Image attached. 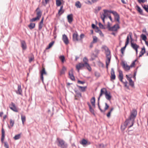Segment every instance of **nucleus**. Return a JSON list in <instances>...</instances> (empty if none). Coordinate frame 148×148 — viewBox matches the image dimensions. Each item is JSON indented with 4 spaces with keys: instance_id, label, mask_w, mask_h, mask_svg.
<instances>
[{
    "instance_id": "nucleus-1",
    "label": "nucleus",
    "mask_w": 148,
    "mask_h": 148,
    "mask_svg": "<svg viewBox=\"0 0 148 148\" xmlns=\"http://www.w3.org/2000/svg\"><path fill=\"white\" fill-rule=\"evenodd\" d=\"M103 10L104 13L101 16H103L106 18L108 16L110 15V13H112L114 16L115 19L119 23H120L119 16L116 12L113 11H109L108 10Z\"/></svg>"
},
{
    "instance_id": "nucleus-2",
    "label": "nucleus",
    "mask_w": 148,
    "mask_h": 148,
    "mask_svg": "<svg viewBox=\"0 0 148 148\" xmlns=\"http://www.w3.org/2000/svg\"><path fill=\"white\" fill-rule=\"evenodd\" d=\"M134 120L131 119L130 118L129 119H127L126 120L124 123V125L121 126V128L122 129L124 130L127 125H129L128 127L130 128L132 127L134 125Z\"/></svg>"
},
{
    "instance_id": "nucleus-3",
    "label": "nucleus",
    "mask_w": 148,
    "mask_h": 148,
    "mask_svg": "<svg viewBox=\"0 0 148 148\" xmlns=\"http://www.w3.org/2000/svg\"><path fill=\"white\" fill-rule=\"evenodd\" d=\"M57 145L61 148H66L67 145L62 139L57 138L56 141Z\"/></svg>"
},
{
    "instance_id": "nucleus-4",
    "label": "nucleus",
    "mask_w": 148,
    "mask_h": 148,
    "mask_svg": "<svg viewBox=\"0 0 148 148\" xmlns=\"http://www.w3.org/2000/svg\"><path fill=\"white\" fill-rule=\"evenodd\" d=\"M132 34L131 32H130L128 35L127 39H126V41L125 43V45L124 47L122 48L121 49V51L122 54H123L124 52V51L125 50L127 46L128 45L129 42V36H130L131 39H132Z\"/></svg>"
},
{
    "instance_id": "nucleus-5",
    "label": "nucleus",
    "mask_w": 148,
    "mask_h": 148,
    "mask_svg": "<svg viewBox=\"0 0 148 148\" xmlns=\"http://www.w3.org/2000/svg\"><path fill=\"white\" fill-rule=\"evenodd\" d=\"M108 28L110 31H116L120 27L118 24H116L111 27H110V25H108Z\"/></svg>"
},
{
    "instance_id": "nucleus-6",
    "label": "nucleus",
    "mask_w": 148,
    "mask_h": 148,
    "mask_svg": "<svg viewBox=\"0 0 148 148\" xmlns=\"http://www.w3.org/2000/svg\"><path fill=\"white\" fill-rule=\"evenodd\" d=\"M80 143L84 147H86L91 144V143L90 141H88L85 139H82L81 141L80 142Z\"/></svg>"
},
{
    "instance_id": "nucleus-7",
    "label": "nucleus",
    "mask_w": 148,
    "mask_h": 148,
    "mask_svg": "<svg viewBox=\"0 0 148 148\" xmlns=\"http://www.w3.org/2000/svg\"><path fill=\"white\" fill-rule=\"evenodd\" d=\"M103 48L106 51V57H111L110 52L107 46H104L103 47Z\"/></svg>"
},
{
    "instance_id": "nucleus-8",
    "label": "nucleus",
    "mask_w": 148,
    "mask_h": 148,
    "mask_svg": "<svg viewBox=\"0 0 148 148\" xmlns=\"http://www.w3.org/2000/svg\"><path fill=\"white\" fill-rule=\"evenodd\" d=\"M137 114V111L136 110H134L131 112L130 118L131 119H132L134 120V119L136 117Z\"/></svg>"
},
{
    "instance_id": "nucleus-9",
    "label": "nucleus",
    "mask_w": 148,
    "mask_h": 148,
    "mask_svg": "<svg viewBox=\"0 0 148 148\" xmlns=\"http://www.w3.org/2000/svg\"><path fill=\"white\" fill-rule=\"evenodd\" d=\"M73 69H71V70L69 71V75L70 79L73 81H74L75 80V78L73 75Z\"/></svg>"
},
{
    "instance_id": "nucleus-10",
    "label": "nucleus",
    "mask_w": 148,
    "mask_h": 148,
    "mask_svg": "<svg viewBox=\"0 0 148 148\" xmlns=\"http://www.w3.org/2000/svg\"><path fill=\"white\" fill-rule=\"evenodd\" d=\"M62 39L64 43L67 45L69 43V41L67 36L65 34H64L62 35Z\"/></svg>"
},
{
    "instance_id": "nucleus-11",
    "label": "nucleus",
    "mask_w": 148,
    "mask_h": 148,
    "mask_svg": "<svg viewBox=\"0 0 148 148\" xmlns=\"http://www.w3.org/2000/svg\"><path fill=\"white\" fill-rule=\"evenodd\" d=\"M85 66V64L82 63H79L76 65V69L78 70V72H79L80 69H82Z\"/></svg>"
},
{
    "instance_id": "nucleus-12",
    "label": "nucleus",
    "mask_w": 148,
    "mask_h": 148,
    "mask_svg": "<svg viewBox=\"0 0 148 148\" xmlns=\"http://www.w3.org/2000/svg\"><path fill=\"white\" fill-rule=\"evenodd\" d=\"M21 44V47L23 50H25L27 49V45L25 41L24 40L20 41Z\"/></svg>"
},
{
    "instance_id": "nucleus-13",
    "label": "nucleus",
    "mask_w": 148,
    "mask_h": 148,
    "mask_svg": "<svg viewBox=\"0 0 148 148\" xmlns=\"http://www.w3.org/2000/svg\"><path fill=\"white\" fill-rule=\"evenodd\" d=\"M110 79L111 80H114L115 79L116 76L115 75V72L114 69L113 68L111 69V71Z\"/></svg>"
},
{
    "instance_id": "nucleus-14",
    "label": "nucleus",
    "mask_w": 148,
    "mask_h": 148,
    "mask_svg": "<svg viewBox=\"0 0 148 148\" xmlns=\"http://www.w3.org/2000/svg\"><path fill=\"white\" fill-rule=\"evenodd\" d=\"M73 40L74 41H78L79 39L78 38V34L77 32H75L73 34Z\"/></svg>"
},
{
    "instance_id": "nucleus-15",
    "label": "nucleus",
    "mask_w": 148,
    "mask_h": 148,
    "mask_svg": "<svg viewBox=\"0 0 148 148\" xmlns=\"http://www.w3.org/2000/svg\"><path fill=\"white\" fill-rule=\"evenodd\" d=\"M68 22L71 23L73 21V15L72 14H69L67 16Z\"/></svg>"
},
{
    "instance_id": "nucleus-16",
    "label": "nucleus",
    "mask_w": 148,
    "mask_h": 148,
    "mask_svg": "<svg viewBox=\"0 0 148 148\" xmlns=\"http://www.w3.org/2000/svg\"><path fill=\"white\" fill-rule=\"evenodd\" d=\"M105 94L106 99L108 100H110L112 97V96L110 95V92L108 93L107 91H106L105 92Z\"/></svg>"
},
{
    "instance_id": "nucleus-17",
    "label": "nucleus",
    "mask_w": 148,
    "mask_h": 148,
    "mask_svg": "<svg viewBox=\"0 0 148 148\" xmlns=\"http://www.w3.org/2000/svg\"><path fill=\"white\" fill-rule=\"evenodd\" d=\"M41 75H40V78L41 80H42V82H43V74H46V73L45 72V69L44 68H43L42 71L40 72Z\"/></svg>"
},
{
    "instance_id": "nucleus-18",
    "label": "nucleus",
    "mask_w": 148,
    "mask_h": 148,
    "mask_svg": "<svg viewBox=\"0 0 148 148\" xmlns=\"http://www.w3.org/2000/svg\"><path fill=\"white\" fill-rule=\"evenodd\" d=\"M106 91H107V90H106V88H102L101 89V92H100V93L99 95V98H98V101H99L100 98V97L102 96L103 94H105V92H106Z\"/></svg>"
},
{
    "instance_id": "nucleus-19",
    "label": "nucleus",
    "mask_w": 148,
    "mask_h": 148,
    "mask_svg": "<svg viewBox=\"0 0 148 148\" xmlns=\"http://www.w3.org/2000/svg\"><path fill=\"white\" fill-rule=\"evenodd\" d=\"M123 67L126 71L129 70L130 69V66H128L127 64H125L124 62L123 63Z\"/></svg>"
},
{
    "instance_id": "nucleus-20",
    "label": "nucleus",
    "mask_w": 148,
    "mask_h": 148,
    "mask_svg": "<svg viewBox=\"0 0 148 148\" xmlns=\"http://www.w3.org/2000/svg\"><path fill=\"white\" fill-rule=\"evenodd\" d=\"M11 106V107H10V108L11 110L15 112H17L18 111L14 103H12Z\"/></svg>"
},
{
    "instance_id": "nucleus-21",
    "label": "nucleus",
    "mask_w": 148,
    "mask_h": 148,
    "mask_svg": "<svg viewBox=\"0 0 148 148\" xmlns=\"http://www.w3.org/2000/svg\"><path fill=\"white\" fill-rule=\"evenodd\" d=\"M22 90L21 89V86L20 85H18V90L16 91V93L18 94L22 95Z\"/></svg>"
},
{
    "instance_id": "nucleus-22",
    "label": "nucleus",
    "mask_w": 148,
    "mask_h": 148,
    "mask_svg": "<svg viewBox=\"0 0 148 148\" xmlns=\"http://www.w3.org/2000/svg\"><path fill=\"white\" fill-rule=\"evenodd\" d=\"M119 79L121 82H123V75L122 72L121 71H119Z\"/></svg>"
},
{
    "instance_id": "nucleus-23",
    "label": "nucleus",
    "mask_w": 148,
    "mask_h": 148,
    "mask_svg": "<svg viewBox=\"0 0 148 148\" xmlns=\"http://www.w3.org/2000/svg\"><path fill=\"white\" fill-rule=\"evenodd\" d=\"M107 59L106 60V68L107 69H108V66L109 65L111 57H106Z\"/></svg>"
},
{
    "instance_id": "nucleus-24",
    "label": "nucleus",
    "mask_w": 148,
    "mask_h": 148,
    "mask_svg": "<svg viewBox=\"0 0 148 148\" xmlns=\"http://www.w3.org/2000/svg\"><path fill=\"white\" fill-rule=\"evenodd\" d=\"M1 132H2V135H1V141L2 142H3L4 140V138H5V131L4 130V129L3 128H2L1 129Z\"/></svg>"
},
{
    "instance_id": "nucleus-25",
    "label": "nucleus",
    "mask_w": 148,
    "mask_h": 148,
    "mask_svg": "<svg viewBox=\"0 0 148 148\" xmlns=\"http://www.w3.org/2000/svg\"><path fill=\"white\" fill-rule=\"evenodd\" d=\"M75 91L76 94V95L75 96V97H77L79 98L82 97V96L81 93L78 90H75Z\"/></svg>"
},
{
    "instance_id": "nucleus-26",
    "label": "nucleus",
    "mask_w": 148,
    "mask_h": 148,
    "mask_svg": "<svg viewBox=\"0 0 148 148\" xmlns=\"http://www.w3.org/2000/svg\"><path fill=\"white\" fill-rule=\"evenodd\" d=\"M145 52V47H143L141 51H140L139 55V57H140L143 55Z\"/></svg>"
},
{
    "instance_id": "nucleus-27",
    "label": "nucleus",
    "mask_w": 148,
    "mask_h": 148,
    "mask_svg": "<svg viewBox=\"0 0 148 148\" xmlns=\"http://www.w3.org/2000/svg\"><path fill=\"white\" fill-rule=\"evenodd\" d=\"M43 19L44 18L43 17L39 24L38 29L39 30L41 29L42 27Z\"/></svg>"
},
{
    "instance_id": "nucleus-28",
    "label": "nucleus",
    "mask_w": 148,
    "mask_h": 148,
    "mask_svg": "<svg viewBox=\"0 0 148 148\" xmlns=\"http://www.w3.org/2000/svg\"><path fill=\"white\" fill-rule=\"evenodd\" d=\"M66 68L64 66H63L62 69L60 71L61 74H63L65 73V71L66 70Z\"/></svg>"
},
{
    "instance_id": "nucleus-29",
    "label": "nucleus",
    "mask_w": 148,
    "mask_h": 148,
    "mask_svg": "<svg viewBox=\"0 0 148 148\" xmlns=\"http://www.w3.org/2000/svg\"><path fill=\"white\" fill-rule=\"evenodd\" d=\"M131 47L134 49H136L139 47V46L136 45V44H134L132 42L131 43Z\"/></svg>"
},
{
    "instance_id": "nucleus-30",
    "label": "nucleus",
    "mask_w": 148,
    "mask_h": 148,
    "mask_svg": "<svg viewBox=\"0 0 148 148\" xmlns=\"http://www.w3.org/2000/svg\"><path fill=\"white\" fill-rule=\"evenodd\" d=\"M95 97H93L90 100V102L92 106L94 107L95 106Z\"/></svg>"
},
{
    "instance_id": "nucleus-31",
    "label": "nucleus",
    "mask_w": 148,
    "mask_h": 148,
    "mask_svg": "<svg viewBox=\"0 0 148 148\" xmlns=\"http://www.w3.org/2000/svg\"><path fill=\"white\" fill-rule=\"evenodd\" d=\"M75 5L77 8H80L81 6V5L79 1H77L75 2Z\"/></svg>"
},
{
    "instance_id": "nucleus-32",
    "label": "nucleus",
    "mask_w": 148,
    "mask_h": 148,
    "mask_svg": "<svg viewBox=\"0 0 148 148\" xmlns=\"http://www.w3.org/2000/svg\"><path fill=\"white\" fill-rule=\"evenodd\" d=\"M42 14V12L40 11H38L36 13V17L39 19L40 18Z\"/></svg>"
},
{
    "instance_id": "nucleus-33",
    "label": "nucleus",
    "mask_w": 148,
    "mask_h": 148,
    "mask_svg": "<svg viewBox=\"0 0 148 148\" xmlns=\"http://www.w3.org/2000/svg\"><path fill=\"white\" fill-rule=\"evenodd\" d=\"M21 119L22 120V124L24 125V122L26 121V117L25 115H23L22 114L21 115Z\"/></svg>"
},
{
    "instance_id": "nucleus-34",
    "label": "nucleus",
    "mask_w": 148,
    "mask_h": 148,
    "mask_svg": "<svg viewBox=\"0 0 148 148\" xmlns=\"http://www.w3.org/2000/svg\"><path fill=\"white\" fill-rule=\"evenodd\" d=\"M35 24L34 23H31L28 26L30 29H32L34 28Z\"/></svg>"
},
{
    "instance_id": "nucleus-35",
    "label": "nucleus",
    "mask_w": 148,
    "mask_h": 148,
    "mask_svg": "<svg viewBox=\"0 0 148 148\" xmlns=\"http://www.w3.org/2000/svg\"><path fill=\"white\" fill-rule=\"evenodd\" d=\"M84 66L86 67V68L89 71H91V68L88 63L85 64Z\"/></svg>"
},
{
    "instance_id": "nucleus-36",
    "label": "nucleus",
    "mask_w": 148,
    "mask_h": 148,
    "mask_svg": "<svg viewBox=\"0 0 148 148\" xmlns=\"http://www.w3.org/2000/svg\"><path fill=\"white\" fill-rule=\"evenodd\" d=\"M54 43V41H52L51 42H50L49 45V46L48 47L46 48V49H48L51 48L53 45V44Z\"/></svg>"
},
{
    "instance_id": "nucleus-37",
    "label": "nucleus",
    "mask_w": 148,
    "mask_h": 148,
    "mask_svg": "<svg viewBox=\"0 0 148 148\" xmlns=\"http://www.w3.org/2000/svg\"><path fill=\"white\" fill-rule=\"evenodd\" d=\"M77 86L78 87L80 88L81 89V90L82 92H84L85 90V89L87 88V87L86 86L82 87L78 85H77Z\"/></svg>"
},
{
    "instance_id": "nucleus-38",
    "label": "nucleus",
    "mask_w": 148,
    "mask_h": 148,
    "mask_svg": "<svg viewBox=\"0 0 148 148\" xmlns=\"http://www.w3.org/2000/svg\"><path fill=\"white\" fill-rule=\"evenodd\" d=\"M20 137L21 134H19L16 135L14 137V138L15 140H17L19 139Z\"/></svg>"
},
{
    "instance_id": "nucleus-39",
    "label": "nucleus",
    "mask_w": 148,
    "mask_h": 148,
    "mask_svg": "<svg viewBox=\"0 0 148 148\" xmlns=\"http://www.w3.org/2000/svg\"><path fill=\"white\" fill-rule=\"evenodd\" d=\"M59 59L63 63L65 61V57L64 56H61L59 57Z\"/></svg>"
},
{
    "instance_id": "nucleus-40",
    "label": "nucleus",
    "mask_w": 148,
    "mask_h": 148,
    "mask_svg": "<svg viewBox=\"0 0 148 148\" xmlns=\"http://www.w3.org/2000/svg\"><path fill=\"white\" fill-rule=\"evenodd\" d=\"M56 5L58 6H60L61 4V2L60 0H56Z\"/></svg>"
},
{
    "instance_id": "nucleus-41",
    "label": "nucleus",
    "mask_w": 148,
    "mask_h": 148,
    "mask_svg": "<svg viewBox=\"0 0 148 148\" xmlns=\"http://www.w3.org/2000/svg\"><path fill=\"white\" fill-rule=\"evenodd\" d=\"M141 37L144 41H145L147 38L146 36L143 34H142L141 35Z\"/></svg>"
},
{
    "instance_id": "nucleus-42",
    "label": "nucleus",
    "mask_w": 148,
    "mask_h": 148,
    "mask_svg": "<svg viewBox=\"0 0 148 148\" xmlns=\"http://www.w3.org/2000/svg\"><path fill=\"white\" fill-rule=\"evenodd\" d=\"M96 0H88V3L89 4H92L97 2Z\"/></svg>"
},
{
    "instance_id": "nucleus-43",
    "label": "nucleus",
    "mask_w": 148,
    "mask_h": 148,
    "mask_svg": "<svg viewBox=\"0 0 148 148\" xmlns=\"http://www.w3.org/2000/svg\"><path fill=\"white\" fill-rule=\"evenodd\" d=\"M93 40L92 41V42L94 43H95L97 42V38L96 36H94L93 37Z\"/></svg>"
},
{
    "instance_id": "nucleus-44",
    "label": "nucleus",
    "mask_w": 148,
    "mask_h": 148,
    "mask_svg": "<svg viewBox=\"0 0 148 148\" xmlns=\"http://www.w3.org/2000/svg\"><path fill=\"white\" fill-rule=\"evenodd\" d=\"M83 61L84 62V64H88V60L87 59V58L86 57H85L83 59Z\"/></svg>"
},
{
    "instance_id": "nucleus-45",
    "label": "nucleus",
    "mask_w": 148,
    "mask_h": 148,
    "mask_svg": "<svg viewBox=\"0 0 148 148\" xmlns=\"http://www.w3.org/2000/svg\"><path fill=\"white\" fill-rule=\"evenodd\" d=\"M14 123V121L12 119H10V124L12 127L13 126Z\"/></svg>"
},
{
    "instance_id": "nucleus-46",
    "label": "nucleus",
    "mask_w": 148,
    "mask_h": 148,
    "mask_svg": "<svg viewBox=\"0 0 148 148\" xmlns=\"http://www.w3.org/2000/svg\"><path fill=\"white\" fill-rule=\"evenodd\" d=\"M129 84L132 87L134 86V82L132 81V80H130V81L129 82Z\"/></svg>"
},
{
    "instance_id": "nucleus-47",
    "label": "nucleus",
    "mask_w": 148,
    "mask_h": 148,
    "mask_svg": "<svg viewBox=\"0 0 148 148\" xmlns=\"http://www.w3.org/2000/svg\"><path fill=\"white\" fill-rule=\"evenodd\" d=\"M39 20V19H38L36 17L35 18H32V19H30V22H33L35 21L36 20Z\"/></svg>"
},
{
    "instance_id": "nucleus-48",
    "label": "nucleus",
    "mask_w": 148,
    "mask_h": 148,
    "mask_svg": "<svg viewBox=\"0 0 148 148\" xmlns=\"http://www.w3.org/2000/svg\"><path fill=\"white\" fill-rule=\"evenodd\" d=\"M64 12V10H59L58 12V14L59 16L61 15Z\"/></svg>"
},
{
    "instance_id": "nucleus-49",
    "label": "nucleus",
    "mask_w": 148,
    "mask_h": 148,
    "mask_svg": "<svg viewBox=\"0 0 148 148\" xmlns=\"http://www.w3.org/2000/svg\"><path fill=\"white\" fill-rule=\"evenodd\" d=\"M105 107L104 108V110L103 111L104 112L109 107V106L108 105L107 103H105Z\"/></svg>"
},
{
    "instance_id": "nucleus-50",
    "label": "nucleus",
    "mask_w": 148,
    "mask_h": 148,
    "mask_svg": "<svg viewBox=\"0 0 148 148\" xmlns=\"http://www.w3.org/2000/svg\"><path fill=\"white\" fill-rule=\"evenodd\" d=\"M143 8L145 10L148 9V6L145 4H143L142 5Z\"/></svg>"
},
{
    "instance_id": "nucleus-51",
    "label": "nucleus",
    "mask_w": 148,
    "mask_h": 148,
    "mask_svg": "<svg viewBox=\"0 0 148 148\" xmlns=\"http://www.w3.org/2000/svg\"><path fill=\"white\" fill-rule=\"evenodd\" d=\"M4 146L6 148H9V145L7 142H4Z\"/></svg>"
},
{
    "instance_id": "nucleus-52",
    "label": "nucleus",
    "mask_w": 148,
    "mask_h": 148,
    "mask_svg": "<svg viewBox=\"0 0 148 148\" xmlns=\"http://www.w3.org/2000/svg\"><path fill=\"white\" fill-rule=\"evenodd\" d=\"M95 75L96 77H98L100 76V73L97 72H95Z\"/></svg>"
},
{
    "instance_id": "nucleus-53",
    "label": "nucleus",
    "mask_w": 148,
    "mask_h": 148,
    "mask_svg": "<svg viewBox=\"0 0 148 148\" xmlns=\"http://www.w3.org/2000/svg\"><path fill=\"white\" fill-rule=\"evenodd\" d=\"M136 60H137V59H136L134 61L132 62V63L131 64V65L130 66V67H132L134 66V65L135 64V62H136Z\"/></svg>"
},
{
    "instance_id": "nucleus-54",
    "label": "nucleus",
    "mask_w": 148,
    "mask_h": 148,
    "mask_svg": "<svg viewBox=\"0 0 148 148\" xmlns=\"http://www.w3.org/2000/svg\"><path fill=\"white\" fill-rule=\"evenodd\" d=\"M99 25L100 28L103 29H105L103 25L101 23H99Z\"/></svg>"
},
{
    "instance_id": "nucleus-55",
    "label": "nucleus",
    "mask_w": 148,
    "mask_h": 148,
    "mask_svg": "<svg viewBox=\"0 0 148 148\" xmlns=\"http://www.w3.org/2000/svg\"><path fill=\"white\" fill-rule=\"evenodd\" d=\"M89 110L92 113H94V110L92 108V107H89Z\"/></svg>"
},
{
    "instance_id": "nucleus-56",
    "label": "nucleus",
    "mask_w": 148,
    "mask_h": 148,
    "mask_svg": "<svg viewBox=\"0 0 148 148\" xmlns=\"http://www.w3.org/2000/svg\"><path fill=\"white\" fill-rule=\"evenodd\" d=\"M97 105H98L99 108V110H100L101 111V112H104L102 110L100 107L99 104V101H98V100Z\"/></svg>"
},
{
    "instance_id": "nucleus-57",
    "label": "nucleus",
    "mask_w": 148,
    "mask_h": 148,
    "mask_svg": "<svg viewBox=\"0 0 148 148\" xmlns=\"http://www.w3.org/2000/svg\"><path fill=\"white\" fill-rule=\"evenodd\" d=\"M100 30L99 29V27H96V29H95V31L97 33H98L100 31Z\"/></svg>"
},
{
    "instance_id": "nucleus-58",
    "label": "nucleus",
    "mask_w": 148,
    "mask_h": 148,
    "mask_svg": "<svg viewBox=\"0 0 148 148\" xmlns=\"http://www.w3.org/2000/svg\"><path fill=\"white\" fill-rule=\"evenodd\" d=\"M100 34V35L102 37H103L104 36V35L102 33V32L100 30V31L98 32Z\"/></svg>"
},
{
    "instance_id": "nucleus-59",
    "label": "nucleus",
    "mask_w": 148,
    "mask_h": 148,
    "mask_svg": "<svg viewBox=\"0 0 148 148\" xmlns=\"http://www.w3.org/2000/svg\"><path fill=\"white\" fill-rule=\"evenodd\" d=\"M49 0H45V2H44L43 1L42 2V4L44 5H45L47 4V3L49 2Z\"/></svg>"
},
{
    "instance_id": "nucleus-60",
    "label": "nucleus",
    "mask_w": 148,
    "mask_h": 148,
    "mask_svg": "<svg viewBox=\"0 0 148 148\" xmlns=\"http://www.w3.org/2000/svg\"><path fill=\"white\" fill-rule=\"evenodd\" d=\"M138 1L139 3H143L145 2L146 1V0H138Z\"/></svg>"
},
{
    "instance_id": "nucleus-61",
    "label": "nucleus",
    "mask_w": 148,
    "mask_h": 148,
    "mask_svg": "<svg viewBox=\"0 0 148 148\" xmlns=\"http://www.w3.org/2000/svg\"><path fill=\"white\" fill-rule=\"evenodd\" d=\"M126 77L127 79L129 81V82L130 81V80H132L131 77H129L127 75H126Z\"/></svg>"
},
{
    "instance_id": "nucleus-62",
    "label": "nucleus",
    "mask_w": 148,
    "mask_h": 148,
    "mask_svg": "<svg viewBox=\"0 0 148 148\" xmlns=\"http://www.w3.org/2000/svg\"><path fill=\"white\" fill-rule=\"evenodd\" d=\"M139 13L143 15V10H137Z\"/></svg>"
},
{
    "instance_id": "nucleus-63",
    "label": "nucleus",
    "mask_w": 148,
    "mask_h": 148,
    "mask_svg": "<svg viewBox=\"0 0 148 148\" xmlns=\"http://www.w3.org/2000/svg\"><path fill=\"white\" fill-rule=\"evenodd\" d=\"M92 27L94 29H96V27H97V26H96L94 24H92Z\"/></svg>"
},
{
    "instance_id": "nucleus-64",
    "label": "nucleus",
    "mask_w": 148,
    "mask_h": 148,
    "mask_svg": "<svg viewBox=\"0 0 148 148\" xmlns=\"http://www.w3.org/2000/svg\"><path fill=\"white\" fill-rule=\"evenodd\" d=\"M101 18L102 20V21L103 23H105V18H106L105 17H104L103 16H101Z\"/></svg>"
}]
</instances>
